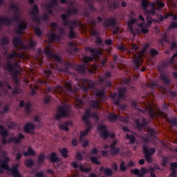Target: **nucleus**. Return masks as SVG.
<instances>
[{
	"instance_id": "1",
	"label": "nucleus",
	"mask_w": 177,
	"mask_h": 177,
	"mask_svg": "<svg viewBox=\"0 0 177 177\" xmlns=\"http://www.w3.org/2000/svg\"><path fill=\"white\" fill-rule=\"evenodd\" d=\"M16 57H18L19 59H23L24 57V55L15 51L9 53L7 55V64H6V70L10 73L13 80L17 81V80H19V70L17 68L20 67V64H19L18 62H15L14 64L10 62V60H13V59H16Z\"/></svg>"
},
{
	"instance_id": "2",
	"label": "nucleus",
	"mask_w": 177,
	"mask_h": 177,
	"mask_svg": "<svg viewBox=\"0 0 177 177\" xmlns=\"http://www.w3.org/2000/svg\"><path fill=\"white\" fill-rule=\"evenodd\" d=\"M0 135L2 136L1 142L3 145H7V143H15V145H17V143H21V140L25 138L24 135L19 133L17 136V138L10 137L7 140L6 138L9 136V133L8 132V129H5L3 125H0Z\"/></svg>"
},
{
	"instance_id": "3",
	"label": "nucleus",
	"mask_w": 177,
	"mask_h": 177,
	"mask_svg": "<svg viewBox=\"0 0 177 177\" xmlns=\"http://www.w3.org/2000/svg\"><path fill=\"white\" fill-rule=\"evenodd\" d=\"M71 113V106L67 104L60 105L57 110V114L55 115V120H62V118H67L70 117Z\"/></svg>"
},
{
	"instance_id": "4",
	"label": "nucleus",
	"mask_w": 177,
	"mask_h": 177,
	"mask_svg": "<svg viewBox=\"0 0 177 177\" xmlns=\"http://www.w3.org/2000/svg\"><path fill=\"white\" fill-rule=\"evenodd\" d=\"M140 113H142V114H147L151 118V120H153V118H158V117H162V112L161 109H158L156 111L151 107L150 105L145 109V110L143 109H140Z\"/></svg>"
},
{
	"instance_id": "5",
	"label": "nucleus",
	"mask_w": 177,
	"mask_h": 177,
	"mask_svg": "<svg viewBox=\"0 0 177 177\" xmlns=\"http://www.w3.org/2000/svg\"><path fill=\"white\" fill-rule=\"evenodd\" d=\"M142 152L144 154V158H145L147 162L151 164V162H153V158H151V156H154V154H156V148L151 147L149 149L147 145H144L142 146Z\"/></svg>"
},
{
	"instance_id": "6",
	"label": "nucleus",
	"mask_w": 177,
	"mask_h": 177,
	"mask_svg": "<svg viewBox=\"0 0 177 177\" xmlns=\"http://www.w3.org/2000/svg\"><path fill=\"white\" fill-rule=\"evenodd\" d=\"M85 50L90 52L93 57L85 56L84 57L85 63L88 64L89 62H93L94 57H99L102 55V52L97 48H92L91 47H86Z\"/></svg>"
},
{
	"instance_id": "7",
	"label": "nucleus",
	"mask_w": 177,
	"mask_h": 177,
	"mask_svg": "<svg viewBox=\"0 0 177 177\" xmlns=\"http://www.w3.org/2000/svg\"><path fill=\"white\" fill-rule=\"evenodd\" d=\"M97 131H99L100 137L102 139H109V138L113 139V138L115 137V134H114V133L110 134V132L107 130V127L103 124H100L97 127Z\"/></svg>"
},
{
	"instance_id": "8",
	"label": "nucleus",
	"mask_w": 177,
	"mask_h": 177,
	"mask_svg": "<svg viewBox=\"0 0 177 177\" xmlns=\"http://www.w3.org/2000/svg\"><path fill=\"white\" fill-rule=\"evenodd\" d=\"M63 35H66V32L64 28H60L59 35H56L55 31H53L48 35V38L51 42H55V41H60Z\"/></svg>"
},
{
	"instance_id": "9",
	"label": "nucleus",
	"mask_w": 177,
	"mask_h": 177,
	"mask_svg": "<svg viewBox=\"0 0 177 177\" xmlns=\"http://www.w3.org/2000/svg\"><path fill=\"white\" fill-rule=\"evenodd\" d=\"M10 9L13 12H15L14 17H12V20L14 21H19L20 20V16H19V12H20V8H19V6H16L15 3H12L10 6Z\"/></svg>"
},
{
	"instance_id": "10",
	"label": "nucleus",
	"mask_w": 177,
	"mask_h": 177,
	"mask_svg": "<svg viewBox=\"0 0 177 177\" xmlns=\"http://www.w3.org/2000/svg\"><path fill=\"white\" fill-rule=\"evenodd\" d=\"M39 15V8L38 5L35 4L32 7V9L30 10V16L34 21H39L40 19L38 16Z\"/></svg>"
},
{
	"instance_id": "11",
	"label": "nucleus",
	"mask_w": 177,
	"mask_h": 177,
	"mask_svg": "<svg viewBox=\"0 0 177 177\" xmlns=\"http://www.w3.org/2000/svg\"><path fill=\"white\" fill-rule=\"evenodd\" d=\"M44 53L50 59H54V60H56V62H58V63H60L62 62V59L60 58V56H59V55L57 54H54L53 53H52L50 48L44 49Z\"/></svg>"
},
{
	"instance_id": "12",
	"label": "nucleus",
	"mask_w": 177,
	"mask_h": 177,
	"mask_svg": "<svg viewBox=\"0 0 177 177\" xmlns=\"http://www.w3.org/2000/svg\"><path fill=\"white\" fill-rule=\"evenodd\" d=\"M19 167H20V164L17 163V164L13 165L12 168H10L9 172L11 173L12 176L23 177V176L20 174V171L19 170Z\"/></svg>"
},
{
	"instance_id": "13",
	"label": "nucleus",
	"mask_w": 177,
	"mask_h": 177,
	"mask_svg": "<svg viewBox=\"0 0 177 177\" xmlns=\"http://www.w3.org/2000/svg\"><path fill=\"white\" fill-rule=\"evenodd\" d=\"M116 24L117 21H115V18L111 17L104 19L103 26L104 27H112V28H114Z\"/></svg>"
},
{
	"instance_id": "14",
	"label": "nucleus",
	"mask_w": 177,
	"mask_h": 177,
	"mask_svg": "<svg viewBox=\"0 0 177 177\" xmlns=\"http://www.w3.org/2000/svg\"><path fill=\"white\" fill-rule=\"evenodd\" d=\"M135 124L136 125L137 129H138V131H140L143 129V128H145L148 123H147V120L145 118H143L141 120V122H140V120L136 119L135 120Z\"/></svg>"
},
{
	"instance_id": "15",
	"label": "nucleus",
	"mask_w": 177,
	"mask_h": 177,
	"mask_svg": "<svg viewBox=\"0 0 177 177\" xmlns=\"http://www.w3.org/2000/svg\"><path fill=\"white\" fill-rule=\"evenodd\" d=\"M131 174L138 177H143L146 174H147V169L145 167H142L140 169H134L131 170Z\"/></svg>"
},
{
	"instance_id": "16",
	"label": "nucleus",
	"mask_w": 177,
	"mask_h": 177,
	"mask_svg": "<svg viewBox=\"0 0 177 177\" xmlns=\"http://www.w3.org/2000/svg\"><path fill=\"white\" fill-rule=\"evenodd\" d=\"M34 129H35V125L32 123L27 122L24 127L25 133H30V135H32L34 133Z\"/></svg>"
},
{
	"instance_id": "17",
	"label": "nucleus",
	"mask_w": 177,
	"mask_h": 177,
	"mask_svg": "<svg viewBox=\"0 0 177 177\" xmlns=\"http://www.w3.org/2000/svg\"><path fill=\"white\" fill-rule=\"evenodd\" d=\"M71 165L75 169L79 167L81 172H85L86 174H88V172H91L92 169L91 168L84 167V165H78V163H77L76 162H72Z\"/></svg>"
},
{
	"instance_id": "18",
	"label": "nucleus",
	"mask_w": 177,
	"mask_h": 177,
	"mask_svg": "<svg viewBox=\"0 0 177 177\" xmlns=\"http://www.w3.org/2000/svg\"><path fill=\"white\" fill-rule=\"evenodd\" d=\"M86 82L88 86H85V85L82 86V90L84 91V92H88L89 89H93V88L96 86V82L92 80H86Z\"/></svg>"
},
{
	"instance_id": "19",
	"label": "nucleus",
	"mask_w": 177,
	"mask_h": 177,
	"mask_svg": "<svg viewBox=\"0 0 177 177\" xmlns=\"http://www.w3.org/2000/svg\"><path fill=\"white\" fill-rule=\"evenodd\" d=\"M117 145V140H113V142L110 145L109 149L111 150V156H115L116 154H118L120 153V148L115 147Z\"/></svg>"
},
{
	"instance_id": "20",
	"label": "nucleus",
	"mask_w": 177,
	"mask_h": 177,
	"mask_svg": "<svg viewBox=\"0 0 177 177\" xmlns=\"http://www.w3.org/2000/svg\"><path fill=\"white\" fill-rule=\"evenodd\" d=\"M1 24H3L4 26H11L13 24V19H9L8 16H3L0 17V27Z\"/></svg>"
},
{
	"instance_id": "21",
	"label": "nucleus",
	"mask_w": 177,
	"mask_h": 177,
	"mask_svg": "<svg viewBox=\"0 0 177 177\" xmlns=\"http://www.w3.org/2000/svg\"><path fill=\"white\" fill-rule=\"evenodd\" d=\"M71 15H73L71 12V10H68V11H66V13L61 15V19L63 21V26H64L65 27H67V24H68V22H67V19H68V17H70Z\"/></svg>"
},
{
	"instance_id": "22",
	"label": "nucleus",
	"mask_w": 177,
	"mask_h": 177,
	"mask_svg": "<svg viewBox=\"0 0 177 177\" xmlns=\"http://www.w3.org/2000/svg\"><path fill=\"white\" fill-rule=\"evenodd\" d=\"M9 161H10V159L8 157H6L3 160H0V162H1L0 168H3L6 171H8L9 172L10 169V167H9V164H8Z\"/></svg>"
},
{
	"instance_id": "23",
	"label": "nucleus",
	"mask_w": 177,
	"mask_h": 177,
	"mask_svg": "<svg viewBox=\"0 0 177 177\" xmlns=\"http://www.w3.org/2000/svg\"><path fill=\"white\" fill-rule=\"evenodd\" d=\"M9 161H10V159L8 157H6L3 160H0V162H1L0 168H3L6 171H8L9 172L10 169V167H9V164H8Z\"/></svg>"
},
{
	"instance_id": "24",
	"label": "nucleus",
	"mask_w": 177,
	"mask_h": 177,
	"mask_svg": "<svg viewBox=\"0 0 177 177\" xmlns=\"http://www.w3.org/2000/svg\"><path fill=\"white\" fill-rule=\"evenodd\" d=\"M95 96L98 99H100V102L104 100V97L106 96V90L104 89L97 90L95 92Z\"/></svg>"
},
{
	"instance_id": "25",
	"label": "nucleus",
	"mask_w": 177,
	"mask_h": 177,
	"mask_svg": "<svg viewBox=\"0 0 177 177\" xmlns=\"http://www.w3.org/2000/svg\"><path fill=\"white\" fill-rule=\"evenodd\" d=\"M133 63L136 70H139L140 68V66L142 62H140V56H134L133 58Z\"/></svg>"
},
{
	"instance_id": "26",
	"label": "nucleus",
	"mask_w": 177,
	"mask_h": 177,
	"mask_svg": "<svg viewBox=\"0 0 177 177\" xmlns=\"http://www.w3.org/2000/svg\"><path fill=\"white\" fill-rule=\"evenodd\" d=\"M175 57H177V52L175 53L170 59H167L163 63L164 67H168V66L174 64V62H175Z\"/></svg>"
},
{
	"instance_id": "27",
	"label": "nucleus",
	"mask_w": 177,
	"mask_h": 177,
	"mask_svg": "<svg viewBox=\"0 0 177 177\" xmlns=\"http://www.w3.org/2000/svg\"><path fill=\"white\" fill-rule=\"evenodd\" d=\"M24 30H27V24H19L16 29V32L17 34H19V35H23V31H24Z\"/></svg>"
},
{
	"instance_id": "28",
	"label": "nucleus",
	"mask_w": 177,
	"mask_h": 177,
	"mask_svg": "<svg viewBox=\"0 0 177 177\" xmlns=\"http://www.w3.org/2000/svg\"><path fill=\"white\" fill-rule=\"evenodd\" d=\"M100 172H104L106 176H111V175H113V170L111 169L104 167L103 166L100 168Z\"/></svg>"
},
{
	"instance_id": "29",
	"label": "nucleus",
	"mask_w": 177,
	"mask_h": 177,
	"mask_svg": "<svg viewBox=\"0 0 177 177\" xmlns=\"http://www.w3.org/2000/svg\"><path fill=\"white\" fill-rule=\"evenodd\" d=\"M160 78L165 85H169V84H171V80H169L167 74L160 73Z\"/></svg>"
},
{
	"instance_id": "30",
	"label": "nucleus",
	"mask_w": 177,
	"mask_h": 177,
	"mask_svg": "<svg viewBox=\"0 0 177 177\" xmlns=\"http://www.w3.org/2000/svg\"><path fill=\"white\" fill-rule=\"evenodd\" d=\"M59 154H61L63 158H68V149L67 148H59Z\"/></svg>"
},
{
	"instance_id": "31",
	"label": "nucleus",
	"mask_w": 177,
	"mask_h": 177,
	"mask_svg": "<svg viewBox=\"0 0 177 177\" xmlns=\"http://www.w3.org/2000/svg\"><path fill=\"white\" fill-rule=\"evenodd\" d=\"M27 150L28 151H24V156L25 157H28V156H36L37 153L31 147H28Z\"/></svg>"
},
{
	"instance_id": "32",
	"label": "nucleus",
	"mask_w": 177,
	"mask_h": 177,
	"mask_svg": "<svg viewBox=\"0 0 177 177\" xmlns=\"http://www.w3.org/2000/svg\"><path fill=\"white\" fill-rule=\"evenodd\" d=\"M68 125H71V122H66L65 123L62 124H59V129H62V131H66V132H68Z\"/></svg>"
},
{
	"instance_id": "33",
	"label": "nucleus",
	"mask_w": 177,
	"mask_h": 177,
	"mask_svg": "<svg viewBox=\"0 0 177 177\" xmlns=\"http://www.w3.org/2000/svg\"><path fill=\"white\" fill-rule=\"evenodd\" d=\"M12 43L14 46H18V45H22L23 41L21 40V37H15L12 39Z\"/></svg>"
},
{
	"instance_id": "34",
	"label": "nucleus",
	"mask_w": 177,
	"mask_h": 177,
	"mask_svg": "<svg viewBox=\"0 0 177 177\" xmlns=\"http://www.w3.org/2000/svg\"><path fill=\"white\" fill-rule=\"evenodd\" d=\"M174 16V13H166L165 15V16L162 15H160L159 17H158V21L161 23V21H164V20H165V19H168V17H172Z\"/></svg>"
},
{
	"instance_id": "35",
	"label": "nucleus",
	"mask_w": 177,
	"mask_h": 177,
	"mask_svg": "<svg viewBox=\"0 0 177 177\" xmlns=\"http://www.w3.org/2000/svg\"><path fill=\"white\" fill-rule=\"evenodd\" d=\"M49 159L51 161V162H58L59 161V158L57 157V155H56L55 152H52L50 154Z\"/></svg>"
},
{
	"instance_id": "36",
	"label": "nucleus",
	"mask_w": 177,
	"mask_h": 177,
	"mask_svg": "<svg viewBox=\"0 0 177 177\" xmlns=\"http://www.w3.org/2000/svg\"><path fill=\"white\" fill-rule=\"evenodd\" d=\"M144 12H145L146 15H155L156 8L154 7V4H151V9L148 10L146 8V10H144Z\"/></svg>"
},
{
	"instance_id": "37",
	"label": "nucleus",
	"mask_w": 177,
	"mask_h": 177,
	"mask_svg": "<svg viewBox=\"0 0 177 177\" xmlns=\"http://www.w3.org/2000/svg\"><path fill=\"white\" fill-rule=\"evenodd\" d=\"M59 5V1L57 0H50L49 4H47L46 7L47 9H52L53 6H57Z\"/></svg>"
},
{
	"instance_id": "38",
	"label": "nucleus",
	"mask_w": 177,
	"mask_h": 177,
	"mask_svg": "<svg viewBox=\"0 0 177 177\" xmlns=\"http://www.w3.org/2000/svg\"><path fill=\"white\" fill-rule=\"evenodd\" d=\"M107 120H109L110 122H113V121H117L118 120V115L115 113H110L107 116Z\"/></svg>"
},
{
	"instance_id": "39",
	"label": "nucleus",
	"mask_w": 177,
	"mask_h": 177,
	"mask_svg": "<svg viewBox=\"0 0 177 177\" xmlns=\"http://www.w3.org/2000/svg\"><path fill=\"white\" fill-rule=\"evenodd\" d=\"M125 93H127V88L120 87L118 89V95L119 97H125Z\"/></svg>"
},
{
	"instance_id": "40",
	"label": "nucleus",
	"mask_w": 177,
	"mask_h": 177,
	"mask_svg": "<svg viewBox=\"0 0 177 177\" xmlns=\"http://www.w3.org/2000/svg\"><path fill=\"white\" fill-rule=\"evenodd\" d=\"M69 67H71V63H65L64 68H59V71H61V73H67L68 71Z\"/></svg>"
},
{
	"instance_id": "41",
	"label": "nucleus",
	"mask_w": 177,
	"mask_h": 177,
	"mask_svg": "<svg viewBox=\"0 0 177 177\" xmlns=\"http://www.w3.org/2000/svg\"><path fill=\"white\" fill-rule=\"evenodd\" d=\"M76 70L79 74H85V66L77 65Z\"/></svg>"
},
{
	"instance_id": "42",
	"label": "nucleus",
	"mask_w": 177,
	"mask_h": 177,
	"mask_svg": "<svg viewBox=\"0 0 177 177\" xmlns=\"http://www.w3.org/2000/svg\"><path fill=\"white\" fill-rule=\"evenodd\" d=\"M100 104V101L96 100H91L90 106H92L93 109H99V104Z\"/></svg>"
},
{
	"instance_id": "43",
	"label": "nucleus",
	"mask_w": 177,
	"mask_h": 177,
	"mask_svg": "<svg viewBox=\"0 0 177 177\" xmlns=\"http://www.w3.org/2000/svg\"><path fill=\"white\" fill-rule=\"evenodd\" d=\"M109 9H118L120 8V3L118 1H113L109 5Z\"/></svg>"
},
{
	"instance_id": "44",
	"label": "nucleus",
	"mask_w": 177,
	"mask_h": 177,
	"mask_svg": "<svg viewBox=\"0 0 177 177\" xmlns=\"http://www.w3.org/2000/svg\"><path fill=\"white\" fill-rule=\"evenodd\" d=\"M45 154L44 153H40L39 154L37 157V162L38 164H44L45 162Z\"/></svg>"
},
{
	"instance_id": "45",
	"label": "nucleus",
	"mask_w": 177,
	"mask_h": 177,
	"mask_svg": "<svg viewBox=\"0 0 177 177\" xmlns=\"http://www.w3.org/2000/svg\"><path fill=\"white\" fill-rule=\"evenodd\" d=\"M91 130V127H86L84 131H81L80 138L81 140L84 139V136H86L88 133H89V131Z\"/></svg>"
},
{
	"instance_id": "46",
	"label": "nucleus",
	"mask_w": 177,
	"mask_h": 177,
	"mask_svg": "<svg viewBox=\"0 0 177 177\" xmlns=\"http://www.w3.org/2000/svg\"><path fill=\"white\" fill-rule=\"evenodd\" d=\"M126 139H128L129 140H130L131 145H133L135 143L136 138L133 134H127Z\"/></svg>"
},
{
	"instance_id": "47",
	"label": "nucleus",
	"mask_w": 177,
	"mask_h": 177,
	"mask_svg": "<svg viewBox=\"0 0 177 177\" xmlns=\"http://www.w3.org/2000/svg\"><path fill=\"white\" fill-rule=\"evenodd\" d=\"M34 31L37 37H38L39 38H41V37H42V31L41 30V28L39 27L35 26L34 28Z\"/></svg>"
},
{
	"instance_id": "48",
	"label": "nucleus",
	"mask_w": 177,
	"mask_h": 177,
	"mask_svg": "<svg viewBox=\"0 0 177 177\" xmlns=\"http://www.w3.org/2000/svg\"><path fill=\"white\" fill-rule=\"evenodd\" d=\"M1 44L2 46L9 45V44H10V41H9V39H8L6 36H4L1 39Z\"/></svg>"
},
{
	"instance_id": "49",
	"label": "nucleus",
	"mask_w": 177,
	"mask_h": 177,
	"mask_svg": "<svg viewBox=\"0 0 177 177\" xmlns=\"http://www.w3.org/2000/svg\"><path fill=\"white\" fill-rule=\"evenodd\" d=\"M127 169H128V167L125 165V162L122 160L121 163L120 164V170L122 171V172H125Z\"/></svg>"
},
{
	"instance_id": "50",
	"label": "nucleus",
	"mask_w": 177,
	"mask_h": 177,
	"mask_svg": "<svg viewBox=\"0 0 177 177\" xmlns=\"http://www.w3.org/2000/svg\"><path fill=\"white\" fill-rule=\"evenodd\" d=\"M25 165L28 168H31V167H32L34 165V160H32V159H27L25 161Z\"/></svg>"
},
{
	"instance_id": "51",
	"label": "nucleus",
	"mask_w": 177,
	"mask_h": 177,
	"mask_svg": "<svg viewBox=\"0 0 177 177\" xmlns=\"http://www.w3.org/2000/svg\"><path fill=\"white\" fill-rule=\"evenodd\" d=\"M37 45V43H35V41L30 39L28 42V47L29 49H34Z\"/></svg>"
},
{
	"instance_id": "52",
	"label": "nucleus",
	"mask_w": 177,
	"mask_h": 177,
	"mask_svg": "<svg viewBox=\"0 0 177 177\" xmlns=\"http://www.w3.org/2000/svg\"><path fill=\"white\" fill-rule=\"evenodd\" d=\"M25 111L26 114H31V103L28 102L25 106Z\"/></svg>"
},
{
	"instance_id": "53",
	"label": "nucleus",
	"mask_w": 177,
	"mask_h": 177,
	"mask_svg": "<svg viewBox=\"0 0 177 177\" xmlns=\"http://www.w3.org/2000/svg\"><path fill=\"white\" fill-rule=\"evenodd\" d=\"M150 6V3L147 0H142V7L143 8L144 10H146L147 8Z\"/></svg>"
},
{
	"instance_id": "54",
	"label": "nucleus",
	"mask_w": 177,
	"mask_h": 177,
	"mask_svg": "<svg viewBox=\"0 0 177 177\" xmlns=\"http://www.w3.org/2000/svg\"><path fill=\"white\" fill-rule=\"evenodd\" d=\"M90 160L91 162H93V164H95V165H100V162H99V160H97V157L96 156L91 157Z\"/></svg>"
},
{
	"instance_id": "55",
	"label": "nucleus",
	"mask_w": 177,
	"mask_h": 177,
	"mask_svg": "<svg viewBox=\"0 0 177 177\" xmlns=\"http://www.w3.org/2000/svg\"><path fill=\"white\" fill-rule=\"evenodd\" d=\"M147 86L150 88V89H154L156 87L158 86V84L156 82H151L148 83Z\"/></svg>"
},
{
	"instance_id": "56",
	"label": "nucleus",
	"mask_w": 177,
	"mask_h": 177,
	"mask_svg": "<svg viewBox=\"0 0 177 177\" xmlns=\"http://www.w3.org/2000/svg\"><path fill=\"white\" fill-rule=\"evenodd\" d=\"M156 133H157V132L155 131L154 129L148 128L149 136H151V137L156 136Z\"/></svg>"
},
{
	"instance_id": "57",
	"label": "nucleus",
	"mask_w": 177,
	"mask_h": 177,
	"mask_svg": "<svg viewBox=\"0 0 177 177\" xmlns=\"http://www.w3.org/2000/svg\"><path fill=\"white\" fill-rule=\"evenodd\" d=\"M156 5H157L158 10H160V9H162V8H164V6H165V4L160 0L156 1Z\"/></svg>"
},
{
	"instance_id": "58",
	"label": "nucleus",
	"mask_w": 177,
	"mask_h": 177,
	"mask_svg": "<svg viewBox=\"0 0 177 177\" xmlns=\"http://www.w3.org/2000/svg\"><path fill=\"white\" fill-rule=\"evenodd\" d=\"M136 23V19L135 18H131L128 22H127V25L129 27V28H132V26H133V24Z\"/></svg>"
},
{
	"instance_id": "59",
	"label": "nucleus",
	"mask_w": 177,
	"mask_h": 177,
	"mask_svg": "<svg viewBox=\"0 0 177 177\" xmlns=\"http://www.w3.org/2000/svg\"><path fill=\"white\" fill-rule=\"evenodd\" d=\"M68 26H78V21L77 20H72L71 21H70L69 20L67 21Z\"/></svg>"
},
{
	"instance_id": "60",
	"label": "nucleus",
	"mask_w": 177,
	"mask_h": 177,
	"mask_svg": "<svg viewBox=\"0 0 177 177\" xmlns=\"http://www.w3.org/2000/svg\"><path fill=\"white\" fill-rule=\"evenodd\" d=\"M169 122L174 125V127H177V118H171L169 120Z\"/></svg>"
},
{
	"instance_id": "61",
	"label": "nucleus",
	"mask_w": 177,
	"mask_h": 177,
	"mask_svg": "<svg viewBox=\"0 0 177 177\" xmlns=\"http://www.w3.org/2000/svg\"><path fill=\"white\" fill-rule=\"evenodd\" d=\"M99 153V150H97V148L94 147L92 149V150L90 152V156H96Z\"/></svg>"
},
{
	"instance_id": "62",
	"label": "nucleus",
	"mask_w": 177,
	"mask_h": 177,
	"mask_svg": "<svg viewBox=\"0 0 177 177\" xmlns=\"http://www.w3.org/2000/svg\"><path fill=\"white\" fill-rule=\"evenodd\" d=\"M122 82L124 85H128V86H131V80L128 78L122 79Z\"/></svg>"
},
{
	"instance_id": "63",
	"label": "nucleus",
	"mask_w": 177,
	"mask_h": 177,
	"mask_svg": "<svg viewBox=\"0 0 177 177\" xmlns=\"http://www.w3.org/2000/svg\"><path fill=\"white\" fill-rule=\"evenodd\" d=\"M75 157L78 161H82V160L84 159V158L82 157V153H81L80 152H77L75 155Z\"/></svg>"
},
{
	"instance_id": "64",
	"label": "nucleus",
	"mask_w": 177,
	"mask_h": 177,
	"mask_svg": "<svg viewBox=\"0 0 177 177\" xmlns=\"http://www.w3.org/2000/svg\"><path fill=\"white\" fill-rule=\"evenodd\" d=\"M168 162H169L168 158L164 157L162 160V166L167 167V164H168Z\"/></svg>"
}]
</instances>
